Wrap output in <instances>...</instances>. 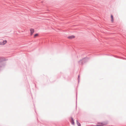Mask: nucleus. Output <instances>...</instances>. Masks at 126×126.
Returning <instances> with one entry per match:
<instances>
[{
  "instance_id": "1",
  "label": "nucleus",
  "mask_w": 126,
  "mask_h": 126,
  "mask_svg": "<svg viewBox=\"0 0 126 126\" xmlns=\"http://www.w3.org/2000/svg\"><path fill=\"white\" fill-rule=\"evenodd\" d=\"M5 61V59L4 58L0 57V70L2 67L5 66V64L3 62Z\"/></svg>"
},
{
  "instance_id": "2",
  "label": "nucleus",
  "mask_w": 126,
  "mask_h": 126,
  "mask_svg": "<svg viewBox=\"0 0 126 126\" xmlns=\"http://www.w3.org/2000/svg\"><path fill=\"white\" fill-rule=\"evenodd\" d=\"M30 31L31 32V35H32L34 32V30L33 29H30Z\"/></svg>"
},
{
  "instance_id": "3",
  "label": "nucleus",
  "mask_w": 126,
  "mask_h": 126,
  "mask_svg": "<svg viewBox=\"0 0 126 126\" xmlns=\"http://www.w3.org/2000/svg\"><path fill=\"white\" fill-rule=\"evenodd\" d=\"M74 37L75 36L74 35H72L68 37V38L69 39H72L73 38H74Z\"/></svg>"
},
{
  "instance_id": "4",
  "label": "nucleus",
  "mask_w": 126,
  "mask_h": 126,
  "mask_svg": "<svg viewBox=\"0 0 126 126\" xmlns=\"http://www.w3.org/2000/svg\"><path fill=\"white\" fill-rule=\"evenodd\" d=\"M71 119L72 120V121L71 122V124H72L73 125H74L75 123H74V120L73 119V118L72 117H71Z\"/></svg>"
},
{
  "instance_id": "5",
  "label": "nucleus",
  "mask_w": 126,
  "mask_h": 126,
  "mask_svg": "<svg viewBox=\"0 0 126 126\" xmlns=\"http://www.w3.org/2000/svg\"><path fill=\"white\" fill-rule=\"evenodd\" d=\"M83 61L85 63L87 61V59L85 57L82 59Z\"/></svg>"
},
{
  "instance_id": "6",
  "label": "nucleus",
  "mask_w": 126,
  "mask_h": 126,
  "mask_svg": "<svg viewBox=\"0 0 126 126\" xmlns=\"http://www.w3.org/2000/svg\"><path fill=\"white\" fill-rule=\"evenodd\" d=\"M102 124L101 123H98L96 125V126H102Z\"/></svg>"
},
{
  "instance_id": "7",
  "label": "nucleus",
  "mask_w": 126,
  "mask_h": 126,
  "mask_svg": "<svg viewBox=\"0 0 126 126\" xmlns=\"http://www.w3.org/2000/svg\"><path fill=\"white\" fill-rule=\"evenodd\" d=\"M102 123V126H104V125H106L108 124V122H107Z\"/></svg>"
},
{
  "instance_id": "8",
  "label": "nucleus",
  "mask_w": 126,
  "mask_h": 126,
  "mask_svg": "<svg viewBox=\"0 0 126 126\" xmlns=\"http://www.w3.org/2000/svg\"><path fill=\"white\" fill-rule=\"evenodd\" d=\"M77 124L78 125V126H81V124L79 122L78 120H77L76 121Z\"/></svg>"
},
{
  "instance_id": "9",
  "label": "nucleus",
  "mask_w": 126,
  "mask_h": 126,
  "mask_svg": "<svg viewBox=\"0 0 126 126\" xmlns=\"http://www.w3.org/2000/svg\"><path fill=\"white\" fill-rule=\"evenodd\" d=\"M2 43L4 45L6 43L7 41L6 40H3V41Z\"/></svg>"
},
{
  "instance_id": "10",
  "label": "nucleus",
  "mask_w": 126,
  "mask_h": 126,
  "mask_svg": "<svg viewBox=\"0 0 126 126\" xmlns=\"http://www.w3.org/2000/svg\"><path fill=\"white\" fill-rule=\"evenodd\" d=\"M79 62H80V63H81V65H83V64L84 63L83 62V61L82 59L80 60Z\"/></svg>"
},
{
  "instance_id": "11",
  "label": "nucleus",
  "mask_w": 126,
  "mask_h": 126,
  "mask_svg": "<svg viewBox=\"0 0 126 126\" xmlns=\"http://www.w3.org/2000/svg\"><path fill=\"white\" fill-rule=\"evenodd\" d=\"M111 21L112 22H113V16L112 15H111Z\"/></svg>"
},
{
  "instance_id": "12",
  "label": "nucleus",
  "mask_w": 126,
  "mask_h": 126,
  "mask_svg": "<svg viewBox=\"0 0 126 126\" xmlns=\"http://www.w3.org/2000/svg\"><path fill=\"white\" fill-rule=\"evenodd\" d=\"M38 35V33H36L35 34L34 36V37L35 38L36 36H37Z\"/></svg>"
},
{
  "instance_id": "13",
  "label": "nucleus",
  "mask_w": 126,
  "mask_h": 126,
  "mask_svg": "<svg viewBox=\"0 0 126 126\" xmlns=\"http://www.w3.org/2000/svg\"><path fill=\"white\" fill-rule=\"evenodd\" d=\"M79 77H80V76H79V75H78V82H79V80H80Z\"/></svg>"
},
{
  "instance_id": "14",
  "label": "nucleus",
  "mask_w": 126,
  "mask_h": 126,
  "mask_svg": "<svg viewBox=\"0 0 126 126\" xmlns=\"http://www.w3.org/2000/svg\"><path fill=\"white\" fill-rule=\"evenodd\" d=\"M0 45H3V44L2 43V42H0Z\"/></svg>"
}]
</instances>
